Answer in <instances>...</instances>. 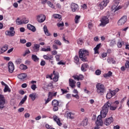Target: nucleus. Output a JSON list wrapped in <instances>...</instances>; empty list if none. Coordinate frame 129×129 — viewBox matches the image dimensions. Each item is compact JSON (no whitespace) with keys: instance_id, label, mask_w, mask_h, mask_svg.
I'll use <instances>...</instances> for the list:
<instances>
[{"instance_id":"nucleus-57","label":"nucleus","mask_w":129,"mask_h":129,"mask_svg":"<svg viewBox=\"0 0 129 129\" xmlns=\"http://www.w3.org/2000/svg\"><path fill=\"white\" fill-rule=\"evenodd\" d=\"M84 79V77L82 75H80L79 76V80H83Z\"/></svg>"},{"instance_id":"nucleus-1","label":"nucleus","mask_w":129,"mask_h":129,"mask_svg":"<svg viewBox=\"0 0 129 129\" xmlns=\"http://www.w3.org/2000/svg\"><path fill=\"white\" fill-rule=\"evenodd\" d=\"M112 103L111 102L108 101L104 105L101 111L103 117H106L109 108L110 110H115L117 108V105L119 104V102L115 101L112 105Z\"/></svg>"},{"instance_id":"nucleus-4","label":"nucleus","mask_w":129,"mask_h":129,"mask_svg":"<svg viewBox=\"0 0 129 129\" xmlns=\"http://www.w3.org/2000/svg\"><path fill=\"white\" fill-rule=\"evenodd\" d=\"M109 16L110 14L109 12H107V16H103L101 19V23L100 24V27H104L105 25H107L109 23Z\"/></svg>"},{"instance_id":"nucleus-62","label":"nucleus","mask_w":129,"mask_h":129,"mask_svg":"<svg viewBox=\"0 0 129 129\" xmlns=\"http://www.w3.org/2000/svg\"><path fill=\"white\" fill-rule=\"evenodd\" d=\"M24 110H25V108H24L23 107L20 108L18 109L19 112H23Z\"/></svg>"},{"instance_id":"nucleus-8","label":"nucleus","mask_w":129,"mask_h":129,"mask_svg":"<svg viewBox=\"0 0 129 129\" xmlns=\"http://www.w3.org/2000/svg\"><path fill=\"white\" fill-rule=\"evenodd\" d=\"M109 3V1L108 0H103L102 2H101L99 5H98V7L100 10H103L106 6H107L108 4Z\"/></svg>"},{"instance_id":"nucleus-44","label":"nucleus","mask_w":129,"mask_h":129,"mask_svg":"<svg viewBox=\"0 0 129 129\" xmlns=\"http://www.w3.org/2000/svg\"><path fill=\"white\" fill-rule=\"evenodd\" d=\"M53 17L55 19H59V20L60 19H61V18H62V17H61V15L59 14H54L53 15Z\"/></svg>"},{"instance_id":"nucleus-48","label":"nucleus","mask_w":129,"mask_h":129,"mask_svg":"<svg viewBox=\"0 0 129 129\" xmlns=\"http://www.w3.org/2000/svg\"><path fill=\"white\" fill-rule=\"evenodd\" d=\"M16 63L17 65L21 64V63H22V59L21 58L16 59Z\"/></svg>"},{"instance_id":"nucleus-41","label":"nucleus","mask_w":129,"mask_h":129,"mask_svg":"<svg viewBox=\"0 0 129 129\" xmlns=\"http://www.w3.org/2000/svg\"><path fill=\"white\" fill-rule=\"evenodd\" d=\"M112 95H111V93H108L106 95V98L107 99H110V98H111L112 97Z\"/></svg>"},{"instance_id":"nucleus-13","label":"nucleus","mask_w":129,"mask_h":129,"mask_svg":"<svg viewBox=\"0 0 129 129\" xmlns=\"http://www.w3.org/2000/svg\"><path fill=\"white\" fill-rule=\"evenodd\" d=\"M113 121V118L112 117H110L108 118H106L104 121V124L105 125H109L111 122Z\"/></svg>"},{"instance_id":"nucleus-53","label":"nucleus","mask_w":129,"mask_h":129,"mask_svg":"<svg viewBox=\"0 0 129 129\" xmlns=\"http://www.w3.org/2000/svg\"><path fill=\"white\" fill-rule=\"evenodd\" d=\"M73 77L75 80H78V81H79V78L78 75L73 76Z\"/></svg>"},{"instance_id":"nucleus-38","label":"nucleus","mask_w":129,"mask_h":129,"mask_svg":"<svg viewBox=\"0 0 129 129\" xmlns=\"http://www.w3.org/2000/svg\"><path fill=\"white\" fill-rule=\"evenodd\" d=\"M41 51H42L43 52H48V51H51V48H50V46H48V48H42L41 49Z\"/></svg>"},{"instance_id":"nucleus-15","label":"nucleus","mask_w":129,"mask_h":129,"mask_svg":"<svg viewBox=\"0 0 129 129\" xmlns=\"http://www.w3.org/2000/svg\"><path fill=\"white\" fill-rule=\"evenodd\" d=\"M53 120L54 121H56L57 124L59 125V126H61L62 125V123H61V121L60 120V118H59L58 116L56 115H54L53 116Z\"/></svg>"},{"instance_id":"nucleus-56","label":"nucleus","mask_w":129,"mask_h":129,"mask_svg":"<svg viewBox=\"0 0 129 129\" xmlns=\"http://www.w3.org/2000/svg\"><path fill=\"white\" fill-rule=\"evenodd\" d=\"M82 124L84 125H87V120L85 119L84 121L82 122Z\"/></svg>"},{"instance_id":"nucleus-58","label":"nucleus","mask_w":129,"mask_h":129,"mask_svg":"<svg viewBox=\"0 0 129 129\" xmlns=\"http://www.w3.org/2000/svg\"><path fill=\"white\" fill-rule=\"evenodd\" d=\"M61 91L62 93V94H66L68 92V91L67 90H64L63 89H61Z\"/></svg>"},{"instance_id":"nucleus-59","label":"nucleus","mask_w":129,"mask_h":129,"mask_svg":"<svg viewBox=\"0 0 129 129\" xmlns=\"http://www.w3.org/2000/svg\"><path fill=\"white\" fill-rule=\"evenodd\" d=\"M73 97H75L77 99H79V95H78V94H76V95H72Z\"/></svg>"},{"instance_id":"nucleus-29","label":"nucleus","mask_w":129,"mask_h":129,"mask_svg":"<svg viewBox=\"0 0 129 129\" xmlns=\"http://www.w3.org/2000/svg\"><path fill=\"white\" fill-rule=\"evenodd\" d=\"M80 18H81V16L79 15H76L75 18V23L76 24H78L79 23V20H80Z\"/></svg>"},{"instance_id":"nucleus-34","label":"nucleus","mask_w":129,"mask_h":129,"mask_svg":"<svg viewBox=\"0 0 129 129\" xmlns=\"http://www.w3.org/2000/svg\"><path fill=\"white\" fill-rule=\"evenodd\" d=\"M20 69H21V70H27V69H28V67H27V66L26 65L22 64L20 65Z\"/></svg>"},{"instance_id":"nucleus-50","label":"nucleus","mask_w":129,"mask_h":129,"mask_svg":"<svg viewBox=\"0 0 129 129\" xmlns=\"http://www.w3.org/2000/svg\"><path fill=\"white\" fill-rule=\"evenodd\" d=\"M77 43L79 45H82V43H83V40L79 38L77 41Z\"/></svg>"},{"instance_id":"nucleus-30","label":"nucleus","mask_w":129,"mask_h":129,"mask_svg":"<svg viewBox=\"0 0 129 129\" xmlns=\"http://www.w3.org/2000/svg\"><path fill=\"white\" fill-rule=\"evenodd\" d=\"M32 59L34 61V62H37V61H39V57L37 56V55L35 54H32Z\"/></svg>"},{"instance_id":"nucleus-49","label":"nucleus","mask_w":129,"mask_h":129,"mask_svg":"<svg viewBox=\"0 0 129 129\" xmlns=\"http://www.w3.org/2000/svg\"><path fill=\"white\" fill-rule=\"evenodd\" d=\"M31 89H32V90H36V89H37V85L35 84H32L31 86Z\"/></svg>"},{"instance_id":"nucleus-64","label":"nucleus","mask_w":129,"mask_h":129,"mask_svg":"<svg viewBox=\"0 0 129 129\" xmlns=\"http://www.w3.org/2000/svg\"><path fill=\"white\" fill-rule=\"evenodd\" d=\"M45 127H46L47 129H50L52 128V127L48 124H45Z\"/></svg>"},{"instance_id":"nucleus-17","label":"nucleus","mask_w":129,"mask_h":129,"mask_svg":"<svg viewBox=\"0 0 129 129\" xmlns=\"http://www.w3.org/2000/svg\"><path fill=\"white\" fill-rule=\"evenodd\" d=\"M69 86H71L72 88H74L75 87V84L76 83V81H75L74 80L72 79H69Z\"/></svg>"},{"instance_id":"nucleus-39","label":"nucleus","mask_w":129,"mask_h":129,"mask_svg":"<svg viewBox=\"0 0 129 129\" xmlns=\"http://www.w3.org/2000/svg\"><path fill=\"white\" fill-rule=\"evenodd\" d=\"M16 24L17 25H23V20H22V19L21 21H20V19L18 18L16 20Z\"/></svg>"},{"instance_id":"nucleus-25","label":"nucleus","mask_w":129,"mask_h":129,"mask_svg":"<svg viewBox=\"0 0 129 129\" xmlns=\"http://www.w3.org/2000/svg\"><path fill=\"white\" fill-rule=\"evenodd\" d=\"M18 77L19 79L23 80V79H25V78H26V77H27V74H21L18 76Z\"/></svg>"},{"instance_id":"nucleus-51","label":"nucleus","mask_w":129,"mask_h":129,"mask_svg":"<svg viewBox=\"0 0 129 129\" xmlns=\"http://www.w3.org/2000/svg\"><path fill=\"white\" fill-rule=\"evenodd\" d=\"M51 99H52V98L50 96H48V98L46 100H45V104H47L49 102L51 101Z\"/></svg>"},{"instance_id":"nucleus-27","label":"nucleus","mask_w":129,"mask_h":129,"mask_svg":"<svg viewBox=\"0 0 129 129\" xmlns=\"http://www.w3.org/2000/svg\"><path fill=\"white\" fill-rule=\"evenodd\" d=\"M27 95H25L19 103V105H22L23 104H24L26 100H27Z\"/></svg>"},{"instance_id":"nucleus-3","label":"nucleus","mask_w":129,"mask_h":129,"mask_svg":"<svg viewBox=\"0 0 129 129\" xmlns=\"http://www.w3.org/2000/svg\"><path fill=\"white\" fill-rule=\"evenodd\" d=\"M96 91L98 94L103 95L106 92V89L104 85L101 83H98L96 85Z\"/></svg>"},{"instance_id":"nucleus-36","label":"nucleus","mask_w":129,"mask_h":129,"mask_svg":"<svg viewBox=\"0 0 129 129\" xmlns=\"http://www.w3.org/2000/svg\"><path fill=\"white\" fill-rule=\"evenodd\" d=\"M47 4L50 8H51V9H55V6L53 5V3L50 1H48L47 2Z\"/></svg>"},{"instance_id":"nucleus-32","label":"nucleus","mask_w":129,"mask_h":129,"mask_svg":"<svg viewBox=\"0 0 129 129\" xmlns=\"http://www.w3.org/2000/svg\"><path fill=\"white\" fill-rule=\"evenodd\" d=\"M67 117L71 118V119H73L74 118V115L71 112H69L67 113Z\"/></svg>"},{"instance_id":"nucleus-42","label":"nucleus","mask_w":129,"mask_h":129,"mask_svg":"<svg viewBox=\"0 0 129 129\" xmlns=\"http://www.w3.org/2000/svg\"><path fill=\"white\" fill-rule=\"evenodd\" d=\"M31 53V51H30V50L28 49L25 51L24 53H23V56L25 57V56H27L28 54H30Z\"/></svg>"},{"instance_id":"nucleus-16","label":"nucleus","mask_w":129,"mask_h":129,"mask_svg":"<svg viewBox=\"0 0 129 129\" xmlns=\"http://www.w3.org/2000/svg\"><path fill=\"white\" fill-rule=\"evenodd\" d=\"M88 68H89V66L86 63L82 64L81 67V71L83 72H86L87 71L86 69H88Z\"/></svg>"},{"instance_id":"nucleus-54","label":"nucleus","mask_w":129,"mask_h":129,"mask_svg":"<svg viewBox=\"0 0 129 129\" xmlns=\"http://www.w3.org/2000/svg\"><path fill=\"white\" fill-rule=\"evenodd\" d=\"M40 65L41 66H45V65H46V61L44 60H42L40 62Z\"/></svg>"},{"instance_id":"nucleus-10","label":"nucleus","mask_w":129,"mask_h":129,"mask_svg":"<svg viewBox=\"0 0 129 129\" xmlns=\"http://www.w3.org/2000/svg\"><path fill=\"white\" fill-rule=\"evenodd\" d=\"M127 17L123 16L118 21L117 24L118 26H122L125 23H126Z\"/></svg>"},{"instance_id":"nucleus-6","label":"nucleus","mask_w":129,"mask_h":129,"mask_svg":"<svg viewBox=\"0 0 129 129\" xmlns=\"http://www.w3.org/2000/svg\"><path fill=\"white\" fill-rule=\"evenodd\" d=\"M52 105L53 106V111H58L59 109V101L57 100H53L52 101Z\"/></svg>"},{"instance_id":"nucleus-37","label":"nucleus","mask_w":129,"mask_h":129,"mask_svg":"<svg viewBox=\"0 0 129 129\" xmlns=\"http://www.w3.org/2000/svg\"><path fill=\"white\" fill-rule=\"evenodd\" d=\"M29 97H30V98L32 99V100H33V101H34V100H35L36 99V97L35 96V93L30 94L29 95Z\"/></svg>"},{"instance_id":"nucleus-23","label":"nucleus","mask_w":129,"mask_h":129,"mask_svg":"<svg viewBox=\"0 0 129 129\" xmlns=\"http://www.w3.org/2000/svg\"><path fill=\"white\" fill-rule=\"evenodd\" d=\"M118 6L117 3H115V5H114L112 7V9L114 11V12H116V11H118V10H120V7H118Z\"/></svg>"},{"instance_id":"nucleus-22","label":"nucleus","mask_w":129,"mask_h":129,"mask_svg":"<svg viewBox=\"0 0 129 129\" xmlns=\"http://www.w3.org/2000/svg\"><path fill=\"white\" fill-rule=\"evenodd\" d=\"M53 74L54 75V77L52 79L53 81L57 82L58 81V78H59V76L58 75V73H55V71H53Z\"/></svg>"},{"instance_id":"nucleus-2","label":"nucleus","mask_w":129,"mask_h":129,"mask_svg":"<svg viewBox=\"0 0 129 129\" xmlns=\"http://www.w3.org/2000/svg\"><path fill=\"white\" fill-rule=\"evenodd\" d=\"M79 57L83 62H87V56L89 55L88 50L83 49H81L79 51Z\"/></svg>"},{"instance_id":"nucleus-28","label":"nucleus","mask_w":129,"mask_h":129,"mask_svg":"<svg viewBox=\"0 0 129 129\" xmlns=\"http://www.w3.org/2000/svg\"><path fill=\"white\" fill-rule=\"evenodd\" d=\"M115 45H116V41L115 39L111 40L109 43V46L110 47H113V46H115Z\"/></svg>"},{"instance_id":"nucleus-18","label":"nucleus","mask_w":129,"mask_h":129,"mask_svg":"<svg viewBox=\"0 0 129 129\" xmlns=\"http://www.w3.org/2000/svg\"><path fill=\"white\" fill-rule=\"evenodd\" d=\"M27 29H28V30H30L33 33H35V32H36V27L31 24L27 25Z\"/></svg>"},{"instance_id":"nucleus-45","label":"nucleus","mask_w":129,"mask_h":129,"mask_svg":"<svg viewBox=\"0 0 129 129\" xmlns=\"http://www.w3.org/2000/svg\"><path fill=\"white\" fill-rule=\"evenodd\" d=\"M75 62L76 63V64H78L79 63V58L78 56H75L74 57Z\"/></svg>"},{"instance_id":"nucleus-61","label":"nucleus","mask_w":129,"mask_h":129,"mask_svg":"<svg viewBox=\"0 0 129 129\" xmlns=\"http://www.w3.org/2000/svg\"><path fill=\"white\" fill-rule=\"evenodd\" d=\"M27 40L26 39H20V42L21 44H25L26 43Z\"/></svg>"},{"instance_id":"nucleus-5","label":"nucleus","mask_w":129,"mask_h":129,"mask_svg":"<svg viewBox=\"0 0 129 129\" xmlns=\"http://www.w3.org/2000/svg\"><path fill=\"white\" fill-rule=\"evenodd\" d=\"M101 115H99L97 118V120L96 121V124L98 126H102L103 125V121H102V118H105V117H103L102 116V114L101 113V111L100 112Z\"/></svg>"},{"instance_id":"nucleus-43","label":"nucleus","mask_w":129,"mask_h":129,"mask_svg":"<svg viewBox=\"0 0 129 129\" xmlns=\"http://www.w3.org/2000/svg\"><path fill=\"white\" fill-rule=\"evenodd\" d=\"M23 24H28L29 23V20L27 18H23L22 19Z\"/></svg>"},{"instance_id":"nucleus-40","label":"nucleus","mask_w":129,"mask_h":129,"mask_svg":"<svg viewBox=\"0 0 129 129\" xmlns=\"http://www.w3.org/2000/svg\"><path fill=\"white\" fill-rule=\"evenodd\" d=\"M56 95H57V92H55L53 94L50 92H49L48 93V97L50 96V97H52V96H56Z\"/></svg>"},{"instance_id":"nucleus-60","label":"nucleus","mask_w":129,"mask_h":129,"mask_svg":"<svg viewBox=\"0 0 129 129\" xmlns=\"http://www.w3.org/2000/svg\"><path fill=\"white\" fill-rule=\"evenodd\" d=\"M57 27H63L64 26V23L62 22L61 23H58L57 24Z\"/></svg>"},{"instance_id":"nucleus-31","label":"nucleus","mask_w":129,"mask_h":129,"mask_svg":"<svg viewBox=\"0 0 129 129\" xmlns=\"http://www.w3.org/2000/svg\"><path fill=\"white\" fill-rule=\"evenodd\" d=\"M124 44V41H118L117 43V46L118 48H121L122 45Z\"/></svg>"},{"instance_id":"nucleus-9","label":"nucleus","mask_w":129,"mask_h":129,"mask_svg":"<svg viewBox=\"0 0 129 129\" xmlns=\"http://www.w3.org/2000/svg\"><path fill=\"white\" fill-rule=\"evenodd\" d=\"M5 104H6V99L4 95L0 94V108L3 109L5 107Z\"/></svg>"},{"instance_id":"nucleus-52","label":"nucleus","mask_w":129,"mask_h":129,"mask_svg":"<svg viewBox=\"0 0 129 129\" xmlns=\"http://www.w3.org/2000/svg\"><path fill=\"white\" fill-rule=\"evenodd\" d=\"M96 75H100L101 74V71L100 70H97L95 72Z\"/></svg>"},{"instance_id":"nucleus-47","label":"nucleus","mask_w":129,"mask_h":129,"mask_svg":"<svg viewBox=\"0 0 129 129\" xmlns=\"http://www.w3.org/2000/svg\"><path fill=\"white\" fill-rule=\"evenodd\" d=\"M62 40L63 41H64V42H65V43H67V44H69V41L66 40V39H65V34H63V36H62Z\"/></svg>"},{"instance_id":"nucleus-33","label":"nucleus","mask_w":129,"mask_h":129,"mask_svg":"<svg viewBox=\"0 0 129 129\" xmlns=\"http://www.w3.org/2000/svg\"><path fill=\"white\" fill-rule=\"evenodd\" d=\"M43 58L45 60H52V59H53V56L51 55L49 57L47 55H44Z\"/></svg>"},{"instance_id":"nucleus-24","label":"nucleus","mask_w":129,"mask_h":129,"mask_svg":"<svg viewBox=\"0 0 129 129\" xmlns=\"http://www.w3.org/2000/svg\"><path fill=\"white\" fill-rule=\"evenodd\" d=\"M44 32L46 36H50V33H49V30H48V28H47V26L44 25L43 27Z\"/></svg>"},{"instance_id":"nucleus-7","label":"nucleus","mask_w":129,"mask_h":129,"mask_svg":"<svg viewBox=\"0 0 129 129\" xmlns=\"http://www.w3.org/2000/svg\"><path fill=\"white\" fill-rule=\"evenodd\" d=\"M10 31L7 30L5 32L6 36H9L10 37H14L16 34L15 31V28L11 27L10 28Z\"/></svg>"},{"instance_id":"nucleus-46","label":"nucleus","mask_w":129,"mask_h":129,"mask_svg":"<svg viewBox=\"0 0 129 129\" xmlns=\"http://www.w3.org/2000/svg\"><path fill=\"white\" fill-rule=\"evenodd\" d=\"M55 44H56L57 45H58L59 46H61L62 45V43L59 40H54Z\"/></svg>"},{"instance_id":"nucleus-55","label":"nucleus","mask_w":129,"mask_h":129,"mask_svg":"<svg viewBox=\"0 0 129 129\" xmlns=\"http://www.w3.org/2000/svg\"><path fill=\"white\" fill-rule=\"evenodd\" d=\"M125 68H127V69H128L129 68V61L127 60L126 61V63H125Z\"/></svg>"},{"instance_id":"nucleus-26","label":"nucleus","mask_w":129,"mask_h":129,"mask_svg":"<svg viewBox=\"0 0 129 129\" xmlns=\"http://www.w3.org/2000/svg\"><path fill=\"white\" fill-rule=\"evenodd\" d=\"M118 91H119V89L116 88L115 90L113 91H111L110 93H111L112 96H114V95H115V94H116V93H117Z\"/></svg>"},{"instance_id":"nucleus-63","label":"nucleus","mask_w":129,"mask_h":129,"mask_svg":"<svg viewBox=\"0 0 129 129\" xmlns=\"http://www.w3.org/2000/svg\"><path fill=\"white\" fill-rule=\"evenodd\" d=\"M56 6L57 9H59V10L61 9V4H60V3H57L56 4Z\"/></svg>"},{"instance_id":"nucleus-14","label":"nucleus","mask_w":129,"mask_h":129,"mask_svg":"<svg viewBox=\"0 0 129 129\" xmlns=\"http://www.w3.org/2000/svg\"><path fill=\"white\" fill-rule=\"evenodd\" d=\"M71 8L72 9V12H76V11L79 9L78 5L75 3H72L71 5Z\"/></svg>"},{"instance_id":"nucleus-20","label":"nucleus","mask_w":129,"mask_h":129,"mask_svg":"<svg viewBox=\"0 0 129 129\" xmlns=\"http://www.w3.org/2000/svg\"><path fill=\"white\" fill-rule=\"evenodd\" d=\"M8 45H5L1 48L0 54H3L5 53L8 50Z\"/></svg>"},{"instance_id":"nucleus-19","label":"nucleus","mask_w":129,"mask_h":129,"mask_svg":"<svg viewBox=\"0 0 129 129\" xmlns=\"http://www.w3.org/2000/svg\"><path fill=\"white\" fill-rule=\"evenodd\" d=\"M101 47V43H99L96 45V46L94 48L95 54H99V52H98V50H99V48Z\"/></svg>"},{"instance_id":"nucleus-11","label":"nucleus","mask_w":129,"mask_h":129,"mask_svg":"<svg viewBox=\"0 0 129 129\" xmlns=\"http://www.w3.org/2000/svg\"><path fill=\"white\" fill-rule=\"evenodd\" d=\"M46 20V16L43 14L37 16V20L38 23H43Z\"/></svg>"},{"instance_id":"nucleus-12","label":"nucleus","mask_w":129,"mask_h":129,"mask_svg":"<svg viewBox=\"0 0 129 129\" xmlns=\"http://www.w3.org/2000/svg\"><path fill=\"white\" fill-rule=\"evenodd\" d=\"M8 69L10 73H13L14 72V70H15V66L13 62L10 61L8 63Z\"/></svg>"},{"instance_id":"nucleus-21","label":"nucleus","mask_w":129,"mask_h":129,"mask_svg":"<svg viewBox=\"0 0 129 129\" xmlns=\"http://www.w3.org/2000/svg\"><path fill=\"white\" fill-rule=\"evenodd\" d=\"M33 49L34 52H38L39 50H40V44H34Z\"/></svg>"},{"instance_id":"nucleus-35","label":"nucleus","mask_w":129,"mask_h":129,"mask_svg":"<svg viewBox=\"0 0 129 129\" xmlns=\"http://www.w3.org/2000/svg\"><path fill=\"white\" fill-rule=\"evenodd\" d=\"M4 92H11V89L9 87V86H5L4 89Z\"/></svg>"}]
</instances>
